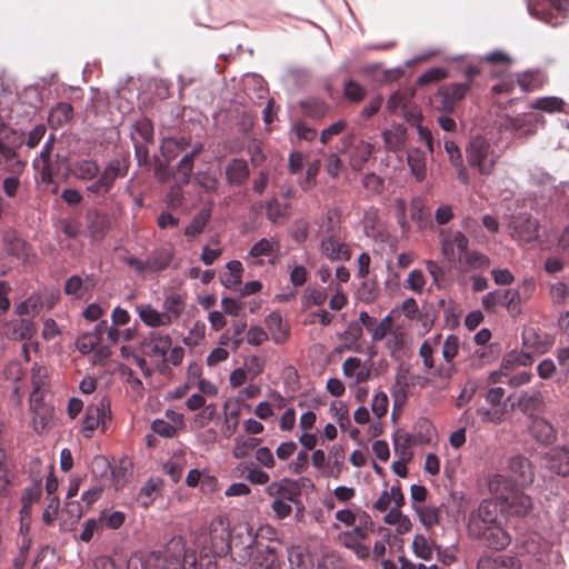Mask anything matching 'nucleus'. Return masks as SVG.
I'll use <instances>...</instances> for the list:
<instances>
[{
	"label": "nucleus",
	"mask_w": 569,
	"mask_h": 569,
	"mask_svg": "<svg viewBox=\"0 0 569 569\" xmlns=\"http://www.w3.org/2000/svg\"><path fill=\"white\" fill-rule=\"evenodd\" d=\"M246 531L247 535L241 541L242 546L240 549L238 542H234L233 560L244 566L252 558L253 552L258 551L266 553V556H263L262 561L256 559L250 569H281L276 558L274 549L270 546H263L260 541V538L264 537V533H271L272 529L270 527H260L253 533L252 529L246 528Z\"/></svg>",
	"instance_id": "obj_1"
},
{
	"label": "nucleus",
	"mask_w": 569,
	"mask_h": 569,
	"mask_svg": "<svg viewBox=\"0 0 569 569\" xmlns=\"http://www.w3.org/2000/svg\"><path fill=\"white\" fill-rule=\"evenodd\" d=\"M196 565V557L188 553L181 536L172 537L163 551H152L140 559L141 569H184Z\"/></svg>",
	"instance_id": "obj_2"
},
{
	"label": "nucleus",
	"mask_w": 569,
	"mask_h": 569,
	"mask_svg": "<svg viewBox=\"0 0 569 569\" xmlns=\"http://www.w3.org/2000/svg\"><path fill=\"white\" fill-rule=\"evenodd\" d=\"M441 252L448 261L456 259L455 247L459 251L460 259L472 269L486 270L490 266V259L476 250H468L469 240L460 231L440 230Z\"/></svg>",
	"instance_id": "obj_3"
},
{
	"label": "nucleus",
	"mask_w": 569,
	"mask_h": 569,
	"mask_svg": "<svg viewBox=\"0 0 569 569\" xmlns=\"http://www.w3.org/2000/svg\"><path fill=\"white\" fill-rule=\"evenodd\" d=\"M466 157L469 166L482 176L491 174L499 159L489 140L481 136H476L469 141Z\"/></svg>",
	"instance_id": "obj_4"
},
{
	"label": "nucleus",
	"mask_w": 569,
	"mask_h": 569,
	"mask_svg": "<svg viewBox=\"0 0 569 569\" xmlns=\"http://www.w3.org/2000/svg\"><path fill=\"white\" fill-rule=\"evenodd\" d=\"M231 532L229 522L222 517H216L209 525V531L204 537L203 549L208 553L222 557L231 550Z\"/></svg>",
	"instance_id": "obj_5"
},
{
	"label": "nucleus",
	"mask_w": 569,
	"mask_h": 569,
	"mask_svg": "<svg viewBox=\"0 0 569 569\" xmlns=\"http://www.w3.org/2000/svg\"><path fill=\"white\" fill-rule=\"evenodd\" d=\"M110 399L103 396L97 403L88 406L83 418L82 432L86 438H90L92 432L100 426L104 428L111 420Z\"/></svg>",
	"instance_id": "obj_6"
},
{
	"label": "nucleus",
	"mask_w": 569,
	"mask_h": 569,
	"mask_svg": "<svg viewBox=\"0 0 569 569\" xmlns=\"http://www.w3.org/2000/svg\"><path fill=\"white\" fill-rule=\"evenodd\" d=\"M507 482L508 481L503 476L498 475L490 482V489L495 492L498 499L503 500L509 506L513 513L519 516L527 515L532 507L531 498L519 491H510L507 495L502 492L499 493L498 487L501 485L506 486Z\"/></svg>",
	"instance_id": "obj_7"
},
{
	"label": "nucleus",
	"mask_w": 569,
	"mask_h": 569,
	"mask_svg": "<svg viewBox=\"0 0 569 569\" xmlns=\"http://www.w3.org/2000/svg\"><path fill=\"white\" fill-rule=\"evenodd\" d=\"M498 506L492 500H483L478 510L469 516L468 533L479 535L480 529L499 523Z\"/></svg>",
	"instance_id": "obj_8"
},
{
	"label": "nucleus",
	"mask_w": 569,
	"mask_h": 569,
	"mask_svg": "<svg viewBox=\"0 0 569 569\" xmlns=\"http://www.w3.org/2000/svg\"><path fill=\"white\" fill-rule=\"evenodd\" d=\"M469 91L468 83H452L438 90L436 108L443 112H452L458 101H460Z\"/></svg>",
	"instance_id": "obj_9"
},
{
	"label": "nucleus",
	"mask_w": 569,
	"mask_h": 569,
	"mask_svg": "<svg viewBox=\"0 0 569 569\" xmlns=\"http://www.w3.org/2000/svg\"><path fill=\"white\" fill-rule=\"evenodd\" d=\"M493 550H503L511 543L510 535L500 526L491 525L480 529L479 535H469Z\"/></svg>",
	"instance_id": "obj_10"
},
{
	"label": "nucleus",
	"mask_w": 569,
	"mask_h": 569,
	"mask_svg": "<svg viewBox=\"0 0 569 569\" xmlns=\"http://www.w3.org/2000/svg\"><path fill=\"white\" fill-rule=\"evenodd\" d=\"M306 478L293 480L283 478L280 481H273L266 488V493L270 497L279 498L290 502H296L301 495L302 482Z\"/></svg>",
	"instance_id": "obj_11"
},
{
	"label": "nucleus",
	"mask_w": 569,
	"mask_h": 569,
	"mask_svg": "<svg viewBox=\"0 0 569 569\" xmlns=\"http://www.w3.org/2000/svg\"><path fill=\"white\" fill-rule=\"evenodd\" d=\"M172 340L169 335L150 332L141 343L143 355L148 357L164 359L170 350Z\"/></svg>",
	"instance_id": "obj_12"
},
{
	"label": "nucleus",
	"mask_w": 569,
	"mask_h": 569,
	"mask_svg": "<svg viewBox=\"0 0 569 569\" xmlns=\"http://www.w3.org/2000/svg\"><path fill=\"white\" fill-rule=\"evenodd\" d=\"M535 290V283L531 280H525L520 289H506L505 290V307L511 316H517L521 312V302L527 300Z\"/></svg>",
	"instance_id": "obj_13"
},
{
	"label": "nucleus",
	"mask_w": 569,
	"mask_h": 569,
	"mask_svg": "<svg viewBox=\"0 0 569 569\" xmlns=\"http://www.w3.org/2000/svg\"><path fill=\"white\" fill-rule=\"evenodd\" d=\"M510 224L520 240L529 242L539 237V222L532 216H512Z\"/></svg>",
	"instance_id": "obj_14"
},
{
	"label": "nucleus",
	"mask_w": 569,
	"mask_h": 569,
	"mask_svg": "<svg viewBox=\"0 0 569 569\" xmlns=\"http://www.w3.org/2000/svg\"><path fill=\"white\" fill-rule=\"evenodd\" d=\"M121 174L119 162L112 161L110 162L99 178L87 187V190L91 193L96 194H104L107 193L114 180Z\"/></svg>",
	"instance_id": "obj_15"
},
{
	"label": "nucleus",
	"mask_w": 569,
	"mask_h": 569,
	"mask_svg": "<svg viewBox=\"0 0 569 569\" xmlns=\"http://www.w3.org/2000/svg\"><path fill=\"white\" fill-rule=\"evenodd\" d=\"M547 467L559 476L569 475V449L566 447H555L546 453Z\"/></svg>",
	"instance_id": "obj_16"
},
{
	"label": "nucleus",
	"mask_w": 569,
	"mask_h": 569,
	"mask_svg": "<svg viewBox=\"0 0 569 569\" xmlns=\"http://www.w3.org/2000/svg\"><path fill=\"white\" fill-rule=\"evenodd\" d=\"M34 323L29 319H16L3 326V332L11 340H30L36 333Z\"/></svg>",
	"instance_id": "obj_17"
},
{
	"label": "nucleus",
	"mask_w": 569,
	"mask_h": 569,
	"mask_svg": "<svg viewBox=\"0 0 569 569\" xmlns=\"http://www.w3.org/2000/svg\"><path fill=\"white\" fill-rule=\"evenodd\" d=\"M509 469L515 476V481L519 486L532 483L535 473L531 462L523 456H515L509 461Z\"/></svg>",
	"instance_id": "obj_18"
},
{
	"label": "nucleus",
	"mask_w": 569,
	"mask_h": 569,
	"mask_svg": "<svg viewBox=\"0 0 569 569\" xmlns=\"http://www.w3.org/2000/svg\"><path fill=\"white\" fill-rule=\"evenodd\" d=\"M381 136L387 151H400L406 146L407 130L400 123H392L389 128L382 131Z\"/></svg>",
	"instance_id": "obj_19"
},
{
	"label": "nucleus",
	"mask_w": 569,
	"mask_h": 569,
	"mask_svg": "<svg viewBox=\"0 0 569 569\" xmlns=\"http://www.w3.org/2000/svg\"><path fill=\"white\" fill-rule=\"evenodd\" d=\"M30 410L34 431L43 432L52 418V408L43 402V398H40L38 401L30 399Z\"/></svg>",
	"instance_id": "obj_20"
},
{
	"label": "nucleus",
	"mask_w": 569,
	"mask_h": 569,
	"mask_svg": "<svg viewBox=\"0 0 569 569\" xmlns=\"http://www.w3.org/2000/svg\"><path fill=\"white\" fill-rule=\"evenodd\" d=\"M264 322L274 343L282 345L289 339L290 328L278 311L268 315Z\"/></svg>",
	"instance_id": "obj_21"
},
{
	"label": "nucleus",
	"mask_w": 569,
	"mask_h": 569,
	"mask_svg": "<svg viewBox=\"0 0 569 569\" xmlns=\"http://www.w3.org/2000/svg\"><path fill=\"white\" fill-rule=\"evenodd\" d=\"M4 377L7 380H10L14 383L12 390V398L20 402L21 398L27 392V387L21 382L24 377V369L17 361L9 362L4 368Z\"/></svg>",
	"instance_id": "obj_22"
},
{
	"label": "nucleus",
	"mask_w": 569,
	"mask_h": 569,
	"mask_svg": "<svg viewBox=\"0 0 569 569\" xmlns=\"http://www.w3.org/2000/svg\"><path fill=\"white\" fill-rule=\"evenodd\" d=\"M141 321L152 328L167 327L171 325L170 318L163 312H159L149 303H141L136 307Z\"/></svg>",
	"instance_id": "obj_23"
},
{
	"label": "nucleus",
	"mask_w": 569,
	"mask_h": 569,
	"mask_svg": "<svg viewBox=\"0 0 569 569\" xmlns=\"http://www.w3.org/2000/svg\"><path fill=\"white\" fill-rule=\"evenodd\" d=\"M477 569H521V565L517 558L507 555L483 556L478 560Z\"/></svg>",
	"instance_id": "obj_24"
},
{
	"label": "nucleus",
	"mask_w": 569,
	"mask_h": 569,
	"mask_svg": "<svg viewBox=\"0 0 569 569\" xmlns=\"http://www.w3.org/2000/svg\"><path fill=\"white\" fill-rule=\"evenodd\" d=\"M322 253L330 260H349L350 250L335 236L326 238L321 243Z\"/></svg>",
	"instance_id": "obj_25"
},
{
	"label": "nucleus",
	"mask_w": 569,
	"mask_h": 569,
	"mask_svg": "<svg viewBox=\"0 0 569 569\" xmlns=\"http://www.w3.org/2000/svg\"><path fill=\"white\" fill-rule=\"evenodd\" d=\"M31 385L32 391L30 395V399L32 401H38L40 398H43L44 392L48 387V369L43 366L34 363L31 368Z\"/></svg>",
	"instance_id": "obj_26"
},
{
	"label": "nucleus",
	"mask_w": 569,
	"mask_h": 569,
	"mask_svg": "<svg viewBox=\"0 0 569 569\" xmlns=\"http://www.w3.org/2000/svg\"><path fill=\"white\" fill-rule=\"evenodd\" d=\"M516 406L521 412L532 415L543 406V397L539 390L523 391L519 395Z\"/></svg>",
	"instance_id": "obj_27"
},
{
	"label": "nucleus",
	"mask_w": 569,
	"mask_h": 569,
	"mask_svg": "<svg viewBox=\"0 0 569 569\" xmlns=\"http://www.w3.org/2000/svg\"><path fill=\"white\" fill-rule=\"evenodd\" d=\"M173 259V251L170 248H160L153 250L146 260V266L150 272H159L167 269Z\"/></svg>",
	"instance_id": "obj_28"
},
{
	"label": "nucleus",
	"mask_w": 569,
	"mask_h": 569,
	"mask_svg": "<svg viewBox=\"0 0 569 569\" xmlns=\"http://www.w3.org/2000/svg\"><path fill=\"white\" fill-rule=\"evenodd\" d=\"M530 435L540 443L549 445L556 439L553 427L545 419L536 418L530 425Z\"/></svg>",
	"instance_id": "obj_29"
},
{
	"label": "nucleus",
	"mask_w": 569,
	"mask_h": 569,
	"mask_svg": "<svg viewBox=\"0 0 569 569\" xmlns=\"http://www.w3.org/2000/svg\"><path fill=\"white\" fill-rule=\"evenodd\" d=\"M375 147L372 143L360 140L350 153V166L353 170H361L372 156Z\"/></svg>",
	"instance_id": "obj_30"
},
{
	"label": "nucleus",
	"mask_w": 569,
	"mask_h": 569,
	"mask_svg": "<svg viewBox=\"0 0 569 569\" xmlns=\"http://www.w3.org/2000/svg\"><path fill=\"white\" fill-rule=\"evenodd\" d=\"M4 250L8 254L26 260L28 257L27 243L13 230L8 231L3 236Z\"/></svg>",
	"instance_id": "obj_31"
},
{
	"label": "nucleus",
	"mask_w": 569,
	"mask_h": 569,
	"mask_svg": "<svg viewBox=\"0 0 569 569\" xmlns=\"http://www.w3.org/2000/svg\"><path fill=\"white\" fill-rule=\"evenodd\" d=\"M164 315H167L171 323L180 318L186 309V298L178 292H170L163 301Z\"/></svg>",
	"instance_id": "obj_32"
},
{
	"label": "nucleus",
	"mask_w": 569,
	"mask_h": 569,
	"mask_svg": "<svg viewBox=\"0 0 569 569\" xmlns=\"http://www.w3.org/2000/svg\"><path fill=\"white\" fill-rule=\"evenodd\" d=\"M226 176L230 184H241L249 176L247 162L242 159H233L226 168Z\"/></svg>",
	"instance_id": "obj_33"
},
{
	"label": "nucleus",
	"mask_w": 569,
	"mask_h": 569,
	"mask_svg": "<svg viewBox=\"0 0 569 569\" xmlns=\"http://www.w3.org/2000/svg\"><path fill=\"white\" fill-rule=\"evenodd\" d=\"M226 267L228 272L221 276V282L228 289H236L242 281V263L238 260H231Z\"/></svg>",
	"instance_id": "obj_34"
},
{
	"label": "nucleus",
	"mask_w": 569,
	"mask_h": 569,
	"mask_svg": "<svg viewBox=\"0 0 569 569\" xmlns=\"http://www.w3.org/2000/svg\"><path fill=\"white\" fill-rule=\"evenodd\" d=\"M519 87L523 91H535L546 82V77L540 71H526L517 76Z\"/></svg>",
	"instance_id": "obj_35"
},
{
	"label": "nucleus",
	"mask_w": 569,
	"mask_h": 569,
	"mask_svg": "<svg viewBox=\"0 0 569 569\" xmlns=\"http://www.w3.org/2000/svg\"><path fill=\"white\" fill-rule=\"evenodd\" d=\"M288 561L291 569H311L312 561L307 550L300 546H293L288 550Z\"/></svg>",
	"instance_id": "obj_36"
},
{
	"label": "nucleus",
	"mask_w": 569,
	"mask_h": 569,
	"mask_svg": "<svg viewBox=\"0 0 569 569\" xmlns=\"http://www.w3.org/2000/svg\"><path fill=\"white\" fill-rule=\"evenodd\" d=\"M415 511L426 528H431L440 522V508L432 505H415Z\"/></svg>",
	"instance_id": "obj_37"
},
{
	"label": "nucleus",
	"mask_w": 569,
	"mask_h": 569,
	"mask_svg": "<svg viewBox=\"0 0 569 569\" xmlns=\"http://www.w3.org/2000/svg\"><path fill=\"white\" fill-rule=\"evenodd\" d=\"M445 150L449 156L450 161L452 164L458 168V178L463 182H468V173L466 167L462 164V158L459 147L456 144V142L451 140H447L445 142Z\"/></svg>",
	"instance_id": "obj_38"
},
{
	"label": "nucleus",
	"mask_w": 569,
	"mask_h": 569,
	"mask_svg": "<svg viewBox=\"0 0 569 569\" xmlns=\"http://www.w3.org/2000/svg\"><path fill=\"white\" fill-rule=\"evenodd\" d=\"M383 103V97L376 94L369 99V101L362 107L359 112L357 124L365 127L368 121L379 112Z\"/></svg>",
	"instance_id": "obj_39"
},
{
	"label": "nucleus",
	"mask_w": 569,
	"mask_h": 569,
	"mask_svg": "<svg viewBox=\"0 0 569 569\" xmlns=\"http://www.w3.org/2000/svg\"><path fill=\"white\" fill-rule=\"evenodd\" d=\"M408 164L412 174L417 178V180L421 181L426 177V156L419 150H410L407 156Z\"/></svg>",
	"instance_id": "obj_40"
},
{
	"label": "nucleus",
	"mask_w": 569,
	"mask_h": 569,
	"mask_svg": "<svg viewBox=\"0 0 569 569\" xmlns=\"http://www.w3.org/2000/svg\"><path fill=\"white\" fill-rule=\"evenodd\" d=\"M413 90H398L393 92L387 100V109L390 112L398 110H407L409 108Z\"/></svg>",
	"instance_id": "obj_41"
},
{
	"label": "nucleus",
	"mask_w": 569,
	"mask_h": 569,
	"mask_svg": "<svg viewBox=\"0 0 569 569\" xmlns=\"http://www.w3.org/2000/svg\"><path fill=\"white\" fill-rule=\"evenodd\" d=\"M71 172L78 179L90 180L98 174L99 167L92 160H80L72 166Z\"/></svg>",
	"instance_id": "obj_42"
},
{
	"label": "nucleus",
	"mask_w": 569,
	"mask_h": 569,
	"mask_svg": "<svg viewBox=\"0 0 569 569\" xmlns=\"http://www.w3.org/2000/svg\"><path fill=\"white\" fill-rule=\"evenodd\" d=\"M563 103V100L558 97H542L531 101L529 107L547 113H555L562 110Z\"/></svg>",
	"instance_id": "obj_43"
},
{
	"label": "nucleus",
	"mask_w": 569,
	"mask_h": 569,
	"mask_svg": "<svg viewBox=\"0 0 569 569\" xmlns=\"http://www.w3.org/2000/svg\"><path fill=\"white\" fill-rule=\"evenodd\" d=\"M53 137H50L44 143L40 156L34 160L33 166L41 171L42 180H50L49 158L52 150Z\"/></svg>",
	"instance_id": "obj_44"
},
{
	"label": "nucleus",
	"mask_w": 569,
	"mask_h": 569,
	"mask_svg": "<svg viewBox=\"0 0 569 569\" xmlns=\"http://www.w3.org/2000/svg\"><path fill=\"white\" fill-rule=\"evenodd\" d=\"M261 443L260 438H242L237 437L234 439V447L232 449V456L236 459H243L246 458L251 450L257 448Z\"/></svg>",
	"instance_id": "obj_45"
},
{
	"label": "nucleus",
	"mask_w": 569,
	"mask_h": 569,
	"mask_svg": "<svg viewBox=\"0 0 569 569\" xmlns=\"http://www.w3.org/2000/svg\"><path fill=\"white\" fill-rule=\"evenodd\" d=\"M433 545L436 543H430L423 535H416L412 540V551L417 558L428 561L432 559Z\"/></svg>",
	"instance_id": "obj_46"
},
{
	"label": "nucleus",
	"mask_w": 569,
	"mask_h": 569,
	"mask_svg": "<svg viewBox=\"0 0 569 569\" xmlns=\"http://www.w3.org/2000/svg\"><path fill=\"white\" fill-rule=\"evenodd\" d=\"M327 292L321 288H307L302 296V308L305 310L310 309L313 306H321L327 300Z\"/></svg>",
	"instance_id": "obj_47"
},
{
	"label": "nucleus",
	"mask_w": 569,
	"mask_h": 569,
	"mask_svg": "<svg viewBox=\"0 0 569 569\" xmlns=\"http://www.w3.org/2000/svg\"><path fill=\"white\" fill-rule=\"evenodd\" d=\"M43 302L40 296H30L23 302L19 303L16 312L19 316H37L42 309Z\"/></svg>",
	"instance_id": "obj_48"
},
{
	"label": "nucleus",
	"mask_w": 569,
	"mask_h": 569,
	"mask_svg": "<svg viewBox=\"0 0 569 569\" xmlns=\"http://www.w3.org/2000/svg\"><path fill=\"white\" fill-rule=\"evenodd\" d=\"M367 96L366 88L360 84L357 81L349 80L345 82L343 86V97L352 102V103H359L361 102Z\"/></svg>",
	"instance_id": "obj_49"
},
{
	"label": "nucleus",
	"mask_w": 569,
	"mask_h": 569,
	"mask_svg": "<svg viewBox=\"0 0 569 569\" xmlns=\"http://www.w3.org/2000/svg\"><path fill=\"white\" fill-rule=\"evenodd\" d=\"M531 336L535 337V341L532 342L531 347L533 350L538 353H545L547 352L551 346L553 345V339L551 336L545 333L543 336L536 335L531 330H529L527 333L523 335L525 345L530 343Z\"/></svg>",
	"instance_id": "obj_50"
},
{
	"label": "nucleus",
	"mask_w": 569,
	"mask_h": 569,
	"mask_svg": "<svg viewBox=\"0 0 569 569\" xmlns=\"http://www.w3.org/2000/svg\"><path fill=\"white\" fill-rule=\"evenodd\" d=\"M99 521L102 529L108 528L117 530L124 523L126 515L122 511H112L109 513L108 511L103 510L99 515Z\"/></svg>",
	"instance_id": "obj_51"
},
{
	"label": "nucleus",
	"mask_w": 569,
	"mask_h": 569,
	"mask_svg": "<svg viewBox=\"0 0 569 569\" xmlns=\"http://www.w3.org/2000/svg\"><path fill=\"white\" fill-rule=\"evenodd\" d=\"M72 116V107L69 103H58L49 114V122L52 126H61L68 122Z\"/></svg>",
	"instance_id": "obj_52"
},
{
	"label": "nucleus",
	"mask_w": 569,
	"mask_h": 569,
	"mask_svg": "<svg viewBox=\"0 0 569 569\" xmlns=\"http://www.w3.org/2000/svg\"><path fill=\"white\" fill-rule=\"evenodd\" d=\"M379 295V287L375 280H365L357 290V298L366 303L373 302Z\"/></svg>",
	"instance_id": "obj_53"
},
{
	"label": "nucleus",
	"mask_w": 569,
	"mask_h": 569,
	"mask_svg": "<svg viewBox=\"0 0 569 569\" xmlns=\"http://www.w3.org/2000/svg\"><path fill=\"white\" fill-rule=\"evenodd\" d=\"M188 146V142L184 138L176 139V138H166L161 144L162 154L168 159H173L179 151L184 150Z\"/></svg>",
	"instance_id": "obj_54"
},
{
	"label": "nucleus",
	"mask_w": 569,
	"mask_h": 569,
	"mask_svg": "<svg viewBox=\"0 0 569 569\" xmlns=\"http://www.w3.org/2000/svg\"><path fill=\"white\" fill-rule=\"evenodd\" d=\"M545 120L540 116H522L521 118H517L515 120V127L518 130L523 129V132L527 134H532L536 132L537 127H542Z\"/></svg>",
	"instance_id": "obj_55"
},
{
	"label": "nucleus",
	"mask_w": 569,
	"mask_h": 569,
	"mask_svg": "<svg viewBox=\"0 0 569 569\" xmlns=\"http://www.w3.org/2000/svg\"><path fill=\"white\" fill-rule=\"evenodd\" d=\"M64 293L76 298H82L84 292L88 290L86 281L80 276H71L66 280Z\"/></svg>",
	"instance_id": "obj_56"
},
{
	"label": "nucleus",
	"mask_w": 569,
	"mask_h": 569,
	"mask_svg": "<svg viewBox=\"0 0 569 569\" xmlns=\"http://www.w3.org/2000/svg\"><path fill=\"white\" fill-rule=\"evenodd\" d=\"M158 491V485L152 480H149L140 489L137 496V502L144 509L149 508L156 499Z\"/></svg>",
	"instance_id": "obj_57"
},
{
	"label": "nucleus",
	"mask_w": 569,
	"mask_h": 569,
	"mask_svg": "<svg viewBox=\"0 0 569 569\" xmlns=\"http://www.w3.org/2000/svg\"><path fill=\"white\" fill-rule=\"evenodd\" d=\"M42 489L40 483H36L31 487H28L23 490L21 502L23 512H31V507L33 502L38 501L41 497Z\"/></svg>",
	"instance_id": "obj_58"
},
{
	"label": "nucleus",
	"mask_w": 569,
	"mask_h": 569,
	"mask_svg": "<svg viewBox=\"0 0 569 569\" xmlns=\"http://www.w3.org/2000/svg\"><path fill=\"white\" fill-rule=\"evenodd\" d=\"M505 290H495L482 297L481 305L486 311L492 312L498 306L505 307Z\"/></svg>",
	"instance_id": "obj_59"
},
{
	"label": "nucleus",
	"mask_w": 569,
	"mask_h": 569,
	"mask_svg": "<svg viewBox=\"0 0 569 569\" xmlns=\"http://www.w3.org/2000/svg\"><path fill=\"white\" fill-rule=\"evenodd\" d=\"M100 345V338H97L96 333L86 332L77 339V348L83 353H90Z\"/></svg>",
	"instance_id": "obj_60"
},
{
	"label": "nucleus",
	"mask_w": 569,
	"mask_h": 569,
	"mask_svg": "<svg viewBox=\"0 0 569 569\" xmlns=\"http://www.w3.org/2000/svg\"><path fill=\"white\" fill-rule=\"evenodd\" d=\"M459 351V338L455 335H449L442 346V357L447 363H453V359Z\"/></svg>",
	"instance_id": "obj_61"
},
{
	"label": "nucleus",
	"mask_w": 569,
	"mask_h": 569,
	"mask_svg": "<svg viewBox=\"0 0 569 569\" xmlns=\"http://www.w3.org/2000/svg\"><path fill=\"white\" fill-rule=\"evenodd\" d=\"M240 417V409L237 407L226 412L224 425L222 427V433L226 438H230L238 429Z\"/></svg>",
	"instance_id": "obj_62"
},
{
	"label": "nucleus",
	"mask_w": 569,
	"mask_h": 569,
	"mask_svg": "<svg viewBox=\"0 0 569 569\" xmlns=\"http://www.w3.org/2000/svg\"><path fill=\"white\" fill-rule=\"evenodd\" d=\"M347 126H348V123L343 119H340V120L331 123L329 127H327L326 129H323L321 131L320 142L322 144H327L333 137L342 133L346 130Z\"/></svg>",
	"instance_id": "obj_63"
},
{
	"label": "nucleus",
	"mask_w": 569,
	"mask_h": 569,
	"mask_svg": "<svg viewBox=\"0 0 569 569\" xmlns=\"http://www.w3.org/2000/svg\"><path fill=\"white\" fill-rule=\"evenodd\" d=\"M425 284L426 278L423 272L419 269H415L409 272L405 287L417 293H421Z\"/></svg>",
	"instance_id": "obj_64"
}]
</instances>
